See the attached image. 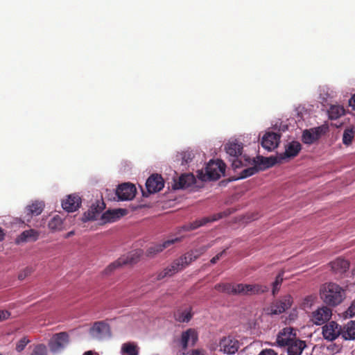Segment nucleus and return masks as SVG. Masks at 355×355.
<instances>
[{
    "mask_svg": "<svg viewBox=\"0 0 355 355\" xmlns=\"http://www.w3.org/2000/svg\"><path fill=\"white\" fill-rule=\"evenodd\" d=\"M69 343V335L67 332L55 334L50 340L49 346L52 352H58Z\"/></svg>",
    "mask_w": 355,
    "mask_h": 355,
    "instance_id": "f8f14e48",
    "label": "nucleus"
},
{
    "mask_svg": "<svg viewBox=\"0 0 355 355\" xmlns=\"http://www.w3.org/2000/svg\"><path fill=\"white\" fill-rule=\"evenodd\" d=\"M302 149V146L298 141H291L286 146L285 152L279 155L281 159L293 158L296 157Z\"/></svg>",
    "mask_w": 355,
    "mask_h": 355,
    "instance_id": "b1692460",
    "label": "nucleus"
},
{
    "mask_svg": "<svg viewBox=\"0 0 355 355\" xmlns=\"http://www.w3.org/2000/svg\"><path fill=\"white\" fill-rule=\"evenodd\" d=\"M258 355H281L270 348L263 349Z\"/></svg>",
    "mask_w": 355,
    "mask_h": 355,
    "instance_id": "49530a36",
    "label": "nucleus"
},
{
    "mask_svg": "<svg viewBox=\"0 0 355 355\" xmlns=\"http://www.w3.org/2000/svg\"><path fill=\"white\" fill-rule=\"evenodd\" d=\"M0 355H2L1 354H0Z\"/></svg>",
    "mask_w": 355,
    "mask_h": 355,
    "instance_id": "13d9d810",
    "label": "nucleus"
},
{
    "mask_svg": "<svg viewBox=\"0 0 355 355\" xmlns=\"http://www.w3.org/2000/svg\"><path fill=\"white\" fill-rule=\"evenodd\" d=\"M281 135L279 133L268 132L262 137L261 146L268 151L275 149L280 142Z\"/></svg>",
    "mask_w": 355,
    "mask_h": 355,
    "instance_id": "4468645a",
    "label": "nucleus"
},
{
    "mask_svg": "<svg viewBox=\"0 0 355 355\" xmlns=\"http://www.w3.org/2000/svg\"><path fill=\"white\" fill-rule=\"evenodd\" d=\"M128 211L125 209H110L101 216L103 223H113L126 215Z\"/></svg>",
    "mask_w": 355,
    "mask_h": 355,
    "instance_id": "aec40b11",
    "label": "nucleus"
},
{
    "mask_svg": "<svg viewBox=\"0 0 355 355\" xmlns=\"http://www.w3.org/2000/svg\"><path fill=\"white\" fill-rule=\"evenodd\" d=\"M10 316L8 311L0 310V322L8 319Z\"/></svg>",
    "mask_w": 355,
    "mask_h": 355,
    "instance_id": "de8ad7c7",
    "label": "nucleus"
},
{
    "mask_svg": "<svg viewBox=\"0 0 355 355\" xmlns=\"http://www.w3.org/2000/svg\"><path fill=\"white\" fill-rule=\"evenodd\" d=\"M284 272L283 270L280 271L272 283V294L273 296H275L280 289L284 280Z\"/></svg>",
    "mask_w": 355,
    "mask_h": 355,
    "instance_id": "c9c22d12",
    "label": "nucleus"
},
{
    "mask_svg": "<svg viewBox=\"0 0 355 355\" xmlns=\"http://www.w3.org/2000/svg\"><path fill=\"white\" fill-rule=\"evenodd\" d=\"M224 252H225V250H223V252L217 254L215 257H214L210 260L211 263V264H215L220 259V258L222 257V255L223 254Z\"/></svg>",
    "mask_w": 355,
    "mask_h": 355,
    "instance_id": "8fccbe9b",
    "label": "nucleus"
},
{
    "mask_svg": "<svg viewBox=\"0 0 355 355\" xmlns=\"http://www.w3.org/2000/svg\"><path fill=\"white\" fill-rule=\"evenodd\" d=\"M214 288L218 291L229 295H233L234 284L230 283H220L215 285Z\"/></svg>",
    "mask_w": 355,
    "mask_h": 355,
    "instance_id": "4c0bfd02",
    "label": "nucleus"
},
{
    "mask_svg": "<svg viewBox=\"0 0 355 355\" xmlns=\"http://www.w3.org/2000/svg\"><path fill=\"white\" fill-rule=\"evenodd\" d=\"M105 208V204L103 200H96L93 203L87 211L83 216V221L97 220L103 210Z\"/></svg>",
    "mask_w": 355,
    "mask_h": 355,
    "instance_id": "ddd939ff",
    "label": "nucleus"
},
{
    "mask_svg": "<svg viewBox=\"0 0 355 355\" xmlns=\"http://www.w3.org/2000/svg\"><path fill=\"white\" fill-rule=\"evenodd\" d=\"M73 234H74V232L71 231V232H68V233L66 234L65 238H69V237L71 236H72V235H73Z\"/></svg>",
    "mask_w": 355,
    "mask_h": 355,
    "instance_id": "5fc2aeb1",
    "label": "nucleus"
},
{
    "mask_svg": "<svg viewBox=\"0 0 355 355\" xmlns=\"http://www.w3.org/2000/svg\"><path fill=\"white\" fill-rule=\"evenodd\" d=\"M354 128L352 127L347 128L344 130L343 135V143L345 145H349L352 144V140L354 137Z\"/></svg>",
    "mask_w": 355,
    "mask_h": 355,
    "instance_id": "e433bc0d",
    "label": "nucleus"
},
{
    "mask_svg": "<svg viewBox=\"0 0 355 355\" xmlns=\"http://www.w3.org/2000/svg\"><path fill=\"white\" fill-rule=\"evenodd\" d=\"M142 254L141 250H137L122 256L114 262L110 263L104 270L106 275L110 274L116 268L123 265H132L137 263Z\"/></svg>",
    "mask_w": 355,
    "mask_h": 355,
    "instance_id": "20e7f679",
    "label": "nucleus"
},
{
    "mask_svg": "<svg viewBox=\"0 0 355 355\" xmlns=\"http://www.w3.org/2000/svg\"><path fill=\"white\" fill-rule=\"evenodd\" d=\"M164 186V180L161 175L153 174L146 180V187L149 193H154L159 191Z\"/></svg>",
    "mask_w": 355,
    "mask_h": 355,
    "instance_id": "a211bd4d",
    "label": "nucleus"
},
{
    "mask_svg": "<svg viewBox=\"0 0 355 355\" xmlns=\"http://www.w3.org/2000/svg\"><path fill=\"white\" fill-rule=\"evenodd\" d=\"M137 192L136 187L131 183H123L116 189V195L119 200H130L134 198Z\"/></svg>",
    "mask_w": 355,
    "mask_h": 355,
    "instance_id": "9d476101",
    "label": "nucleus"
},
{
    "mask_svg": "<svg viewBox=\"0 0 355 355\" xmlns=\"http://www.w3.org/2000/svg\"><path fill=\"white\" fill-rule=\"evenodd\" d=\"M84 355H93V352L92 351L86 352Z\"/></svg>",
    "mask_w": 355,
    "mask_h": 355,
    "instance_id": "6e6d98bb",
    "label": "nucleus"
},
{
    "mask_svg": "<svg viewBox=\"0 0 355 355\" xmlns=\"http://www.w3.org/2000/svg\"><path fill=\"white\" fill-rule=\"evenodd\" d=\"M257 172H259V168H257V167L254 164L253 166H251V167H249V168H247L243 170L241 172L239 177L238 178L239 179H244V178H246L248 177H250V176L257 173Z\"/></svg>",
    "mask_w": 355,
    "mask_h": 355,
    "instance_id": "58836bf2",
    "label": "nucleus"
},
{
    "mask_svg": "<svg viewBox=\"0 0 355 355\" xmlns=\"http://www.w3.org/2000/svg\"><path fill=\"white\" fill-rule=\"evenodd\" d=\"M296 337V333L292 327H285L277 334L276 343L279 347H286Z\"/></svg>",
    "mask_w": 355,
    "mask_h": 355,
    "instance_id": "dca6fc26",
    "label": "nucleus"
},
{
    "mask_svg": "<svg viewBox=\"0 0 355 355\" xmlns=\"http://www.w3.org/2000/svg\"><path fill=\"white\" fill-rule=\"evenodd\" d=\"M320 295L321 300L327 306L335 307L343 302L346 293L340 285L329 282L324 284L320 287Z\"/></svg>",
    "mask_w": 355,
    "mask_h": 355,
    "instance_id": "f03ea898",
    "label": "nucleus"
},
{
    "mask_svg": "<svg viewBox=\"0 0 355 355\" xmlns=\"http://www.w3.org/2000/svg\"><path fill=\"white\" fill-rule=\"evenodd\" d=\"M44 207V204L43 202L35 201L32 202L25 208L24 219L27 222H30L31 218L33 216H38L42 212Z\"/></svg>",
    "mask_w": 355,
    "mask_h": 355,
    "instance_id": "6ab92c4d",
    "label": "nucleus"
},
{
    "mask_svg": "<svg viewBox=\"0 0 355 355\" xmlns=\"http://www.w3.org/2000/svg\"><path fill=\"white\" fill-rule=\"evenodd\" d=\"M313 302V297L312 296H307L303 302L304 308L310 307Z\"/></svg>",
    "mask_w": 355,
    "mask_h": 355,
    "instance_id": "09e8293b",
    "label": "nucleus"
},
{
    "mask_svg": "<svg viewBox=\"0 0 355 355\" xmlns=\"http://www.w3.org/2000/svg\"><path fill=\"white\" fill-rule=\"evenodd\" d=\"M39 236V232L35 230L30 229L25 230L16 239V243L35 241L38 239Z\"/></svg>",
    "mask_w": 355,
    "mask_h": 355,
    "instance_id": "bb28decb",
    "label": "nucleus"
},
{
    "mask_svg": "<svg viewBox=\"0 0 355 355\" xmlns=\"http://www.w3.org/2000/svg\"><path fill=\"white\" fill-rule=\"evenodd\" d=\"M331 315V309L328 306H322L311 313V320L316 325H322L328 322Z\"/></svg>",
    "mask_w": 355,
    "mask_h": 355,
    "instance_id": "0eeeda50",
    "label": "nucleus"
},
{
    "mask_svg": "<svg viewBox=\"0 0 355 355\" xmlns=\"http://www.w3.org/2000/svg\"><path fill=\"white\" fill-rule=\"evenodd\" d=\"M345 110L343 106L338 105H331L328 110L329 118L331 120H336L345 115Z\"/></svg>",
    "mask_w": 355,
    "mask_h": 355,
    "instance_id": "473e14b6",
    "label": "nucleus"
},
{
    "mask_svg": "<svg viewBox=\"0 0 355 355\" xmlns=\"http://www.w3.org/2000/svg\"><path fill=\"white\" fill-rule=\"evenodd\" d=\"M48 226L53 232L60 231L62 228V220L58 215H56L49 220Z\"/></svg>",
    "mask_w": 355,
    "mask_h": 355,
    "instance_id": "f704fd0d",
    "label": "nucleus"
},
{
    "mask_svg": "<svg viewBox=\"0 0 355 355\" xmlns=\"http://www.w3.org/2000/svg\"><path fill=\"white\" fill-rule=\"evenodd\" d=\"M174 318L179 322H189L193 317L191 308L181 309H179L174 312Z\"/></svg>",
    "mask_w": 355,
    "mask_h": 355,
    "instance_id": "c85d7f7f",
    "label": "nucleus"
},
{
    "mask_svg": "<svg viewBox=\"0 0 355 355\" xmlns=\"http://www.w3.org/2000/svg\"><path fill=\"white\" fill-rule=\"evenodd\" d=\"M349 105L355 110V94H354L349 101Z\"/></svg>",
    "mask_w": 355,
    "mask_h": 355,
    "instance_id": "3c124183",
    "label": "nucleus"
},
{
    "mask_svg": "<svg viewBox=\"0 0 355 355\" xmlns=\"http://www.w3.org/2000/svg\"><path fill=\"white\" fill-rule=\"evenodd\" d=\"M259 160L256 162L254 159L252 162L254 163L259 171H263L269 167L272 166L276 164V158L273 157H258Z\"/></svg>",
    "mask_w": 355,
    "mask_h": 355,
    "instance_id": "7c9ffc66",
    "label": "nucleus"
},
{
    "mask_svg": "<svg viewBox=\"0 0 355 355\" xmlns=\"http://www.w3.org/2000/svg\"><path fill=\"white\" fill-rule=\"evenodd\" d=\"M230 213H228L227 211L217 213V214L212 215L211 216L204 217L201 219L196 220L193 223H190L188 225H185L182 226V228L185 231L193 230H196L201 226L206 225L208 223L216 221V220L227 216Z\"/></svg>",
    "mask_w": 355,
    "mask_h": 355,
    "instance_id": "6e6552de",
    "label": "nucleus"
},
{
    "mask_svg": "<svg viewBox=\"0 0 355 355\" xmlns=\"http://www.w3.org/2000/svg\"><path fill=\"white\" fill-rule=\"evenodd\" d=\"M91 336L96 340H103L110 336V325L104 321H98L94 323L89 329Z\"/></svg>",
    "mask_w": 355,
    "mask_h": 355,
    "instance_id": "423d86ee",
    "label": "nucleus"
},
{
    "mask_svg": "<svg viewBox=\"0 0 355 355\" xmlns=\"http://www.w3.org/2000/svg\"><path fill=\"white\" fill-rule=\"evenodd\" d=\"M246 288L248 295L262 294L268 292L269 290L267 286L259 284H247Z\"/></svg>",
    "mask_w": 355,
    "mask_h": 355,
    "instance_id": "2f4dec72",
    "label": "nucleus"
},
{
    "mask_svg": "<svg viewBox=\"0 0 355 355\" xmlns=\"http://www.w3.org/2000/svg\"><path fill=\"white\" fill-rule=\"evenodd\" d=\"M344 316L345 318H352L355 316V300L352 302L351 305L345 311Z\"/></svg>",
    "mask_w": 355,
    "mask_h": 355,
    "instance_id": "37998d69",
    "label": "nucleus"
},
{
    "mask_svg": "<svg viewBox=\"0 0 355 355\" xmlns=\"http://www.w3.org/2000/svg\"><path fill=\"white\" fill-rule=\"evenodd\" d=\"M184 355V354H182ZM191 355H204L203 352L199 349H194L192 351Z\"/></svg>",
    "mask_w": 355,
    "mask_h": 355,
    "instance_id": "603ef678",
    "label": "nucleus"
},
{
    "mask_svg": "<svg viewBox=\"0 0 355 355\" xmlns=\"http://www.w3.org/2000/svg\"><path fill=\"white\" fill-rule=\"evenodd\" d=\"M342 338L345 340L355 339V321L351 320L342 327Z\"/></svg>",
    "mask_w": 355,
    "mask_h": 355,
    "instance_id": "c756f323",
    "label": "nucleus"
},
{
    "mask_svg": "<svg viewBox=\"0 0 355 355\" xmlns=\"http://www.w3.org/2000/svg\"><path fill=\"white\" fill-rule=\"evenodd\" d=\"M268 344H269V345H270L271 346H274V345H275V343H269Z\"/></svg>",
    "mask_w": 355,
    "mask_h": 355,
    "instance_id": "4d7b16f0",
    "label": "nucleus"
},
{
    "mask_svg": "<svg viewBox=\"0 0 355 355\" xmlns=\"http://www.w3.org/2000/svg\"><path fill=\"white\" fill-rule=\"evenodd\" d=\"M321 135V128L305 130L302 134V141L306 144H313L320 138Z\"/></svg>",
    "mask_w": 355,
    "mask_h": 355,
    "instance_id": "a878e982",
    "label": "nucleus"
},
{
    "mask_svg": "<svg viewBox=\"0 0 355 355\" xmlns=\"http://www.w3.org/2000/svg\"><path fill=\"white\" fill-rule=\"evenodd\" d=\"M81 205V198L75 194L69 195L62 202V208L68 212L76 211Z\"/></svg>",
    "mask_w": 355,
    "mask_h": 355,
    "instance_id": "412c9836",
    "label": "nucleus"
},
{
    "mask_svg": "<svg viewBox=\"0 0 355 355\" xmlns=\"http://www.w3.org/2000/svg\"><path fill=\"white\" fill-rule=\"evenodd\" d=\"M32 268L27 267L19 273L18 279L19 280H24L26 277L30 275L32 273Z\"/></svg>",
    "mask_w": 355,
    "mask_h": 355,
    "instance_id": "a18cd8bd",
    "label": "nucleus"
},
{
    "mask_svg": "<svg viewBox=\"0 0 355 355\" xmlns=\"http://www.w3.org/2000/svg\"><path fill=\"white\" fill-rule=\"evenodd\" d=\"M286 346L288 347L287 352L288 355H301L306 345L304 341L295 337Z\"/></svg>",
    "mask_w": 355,
    "mask_h": 355,
    "instance_id": "5701e85b",
    "label": "nucleus"
},
{
    "mask_svg": "<svg viewBox=\"0 0 355 355\" xmlns=\"http://www.w3.org/2000/svg\"><path fill=\"white\" fill-rule=\"evenodd\" d=\"M198 340V334L195 329H189L182 332L181 336V345L184 350L187 348L189 341L191 342V345H194Z\"/></svg>",
    "mask_w": 355,
    "mask_h": 355,
    "instance_id": "393cba45",
    "label": "nucleus"
},
{
    "mask_svg": "<svg viewBox=\"0 0 355 355\" xmlns=\"http://www.w3.org/2000/svg\"><path fill=\"white\" fill-rule=\"evenodd\" d=\"M193 154L187 151L182 153V164H186L190 162L193 159Z\"/></svg>",
    "mask_w": 355,
    "mask_h": 355,
    "instance_id": "c03bdc74",
    "label": "nucleus"
},
{
    "mask_svg": "<svg viewBox=\"0 0 355 355\" xmlns=\"http://www.w3.org/2000/svg\"><path fill=\"white\" fill-rule=\"evenodd\" d=\"M181 241L180 238H175L171 239H168L164 241L162 244L156 243L150 245L146 250V256L149 257H153L157 254L162 252L164 249L169 248L175 243L180 242Z\"/></svg>",
    "mask_w": 355,
    "mask_h": 355,
    "instance_id": "f3484780",
    "label": "nucleus"
},
{
    "mask_svg": "<svg viewBox=\"0 0 355 355\" xmlns=\"http://www.w3.org/2000/svg\"><path fill=\"white\" fill-rule=\"evenodd\" d=\"M4 236H5L4 232H3V229H1L0 227V241L3 239Z\"/></svg>",
    "mask_w": 355,
    "mask_h": 355,
    "instance_id": "864d4df0",
    "label": "nucleus"
},
{
    "mask_svg": "<svg viewBox=\"0 0 355 355\" xmlns=\"http://www.w3.org/2000/svg\"><path fill=\"white\" fill-rule=\"evenodd\" d=\"M225 164L221 160H210L205 167V173L207 179L209 180H216L225 174Z\"/></svg>",
    "mask_w": 355,
    "mask_h": 355,
    "instance_id": "39448f33",
    "label": "nucleus"
},
{
    "mask_svg": "<svg viewBox=\"0 0 355 355\" xmlns=\"http://www.w3.org/2000/svg\"><path fill=\"white\" fill-rule=\"evenodd\" d=\"M247 284H234V295H248L247 293Z\"/></svg>",
    "mask_w": 355,
    "mask_h": 355,
    "instance_id": "ea45409f",
    "label": "nucleus"
},
{
    "mask_svg": "<svg viewBox=\"0 0 355 355\" xmlns=\"http://www.w3.org/2000/svg\"><path fill=\"white\" fill-rule=\"evenodd\" d=\"M226 153L232 157V166L234 169L239 168L250 163L251 159L242 156L243 144L237 141L228 142L225 146Z\"/></svg>",
    "mask_w": 355,
    "mask_h": 355,
    "instance_id": "7ed1b4c3",
    "label": "nucleus"
},
{
    "mask_svg": "<svg viewBox=\"0 0 355 355\" xmlns=\"http://www.w3.org/2000/svg\"><path fill=\"white\" fill-rule=\"evenodd\" d=\"M220 351L227 354H235L239 348V342L232 336L222 338L219 343Z\"/></svg>",
    "mask_w": 355,
    "mask_h": 355,
    "instance_id": "9b49d317",
    "label": "nucleus"
},
{
    "mask_svg": "<svg viewBox=\"0 0 355 355\" xmlns=\"http://www.w3.org/2000/svg\"><path fill=\"white\" fill-rule=\"evenodd\" d=\"M211 245H202L198 248L191 250L173 261L170 266L160 272L157 277L161 280L166 277H171L176 272L187 267L191 262L196 261L207 252Z\"/></svg>",
    "mask_w": 355,
    "mask_h": 355,
    "instance_id": "f257e3e1",
    "label": "nucleus"
},
{
    "mask_svg": "<svg viewBox=\"0 0 355 355\" xmlns=\"http://www.w3.org/2000/svg\"><path fill=\"white\" fill-rule=\"evenodd\" d=\"M322 336L327 340H335L342 336V326L335 321L329 322L322 327Z\"/></svg>",
    "mask_w": 355,
    "mask_h": 355,
    "instance_id": "1a4fd4ad",
    "label": "nucleus"
},
{
    "mask_svg": "<svg viewBox=\"0 0 355 355\" xmlns=\"http://www.w3.org/2000/svg\"><path fill=\"white\" fill-rule=\"evenodd\" d=\"M331 268L336 274L342 275L349 268V263L348 261L338 258L331 263Z\"/></svg>",
    "mask_w": 355,
    "mask_h": 355,
    "instance_id": "cd10ccee",
    "label": "nucleus"
},
{
    "mask_svg": "<svg viewBox=\"0 0 355 355\" xmlns=\"http://www.w3.org/2000/svg\"><path fill=\"white\" fill-rule=\"evenodd\" d=\"M30 340L28 339L27 337L24 336L22 338H21L17 343H16V347L15 349L18 352H22L26 346L30 343Z\"/></svg>",
    "mask_w": 355,
    "mask_h": 355,
    "instance_id": "79ce46f5",
    "label": "nucleus"
},
{
    "mask_svg": "<svg viewBox=\"0 0 355 355\" xmlns=\"http://www.w3.org/2000/svg\"><path fill=\"white\" fill-rule=\"evenodd\" d=\"M30 355H47V349L44 344L35 346Z\"/></svg>",
    "mask_w": 355,
    "mask_h": 355,
    "instance_id": "a19ab883",
    "label": "nucleus"
},
{
    "mask_svg": "<svg viewBox=\"0 0 355 355\" xmlns=\"http://www.w3.org/2000/svg\"><path fill=\"white\" fill-rule=\"evenodd\" d=\"M292 303V297L291 295H286L280 300L273 302L271 304L270 307V313L273 315L282 313L291 306Z\"/></svg>",
    "mask_w": 355,
    "mask_h": 355,
    "instance_id": "2eb2a0df",
    "label": "nucleus"
},
{
    "mask_svg": "<svg viewBox=\"0 0 355 355\" xmlns=\"http://www.w3.org/2000/svg\"><path fill=\"white\" fill-rule=\"evenodd\" d=\"M196 182L195 176L191 173H185L181 175L178 181H175L173 188L174 189H186Z\"/></svg>",
    "mask_w": 355,
    "mask_h": 355,
    "instance_id": "4be33fe9",
    "label": "nucleus"
},
{
    "mask_svg": "<svg viewBox=\"0 0 355 355\" xmlns=\"http://www.w3.org/2000/svg\"><path fill=\"white\" fill-rule=\"evenodd\" d=\"M121 353L123 355H138L139 351L133 343H126L122 345Z\"/></svg>",
    "mask_w": 355,
    "mask_h": 355,
    "instance_id": "72a5a7b5",
    "label": "nucleus"
}]
</instances>
